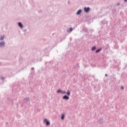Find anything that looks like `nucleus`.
Returning <instances> with one entry per match:
<instances>
[{
  "label": "nucleus",
  "instance_id": "f257e3e1",
  "mask_svg": "<svg viewBox=\"0 0 127 127\" xmlns=\"http://www.w3.org/2000/svg\"><path fill=\"white\" fill-rule=\"evenodd\" d=\"M48 49H52V47H51V45H49L46 49H45L42 51H38L37 52V56H41V57H43L45 55V54H48Z\"/></svg>",
  "mask_w": 127,
  "mask_h": 127
},
{
  "label": "nucleus",
  "instance_id": "f03ea898",
  "mask_svg": "<svg viewBox=\"0 0 127 127\" xmlns=\"http://www.w3.org/2000/svg\"><path fill=\"white\" fill-rule=\"evenodd\" d=\"M30 102V100H29V97H26L23 100L24 104H26V105H28Z\"/></svg>",
  "mask_w": 127,
  "mask_h": 127
},
{
  "label": "nucleus",
  "instance_id": "7ed1b4c3",
  "mask_svg": "<svg viewBox=\"0 0 127 127\" xmlns=\"http://www.w3.org/2000/svg\"><path fill=\"white\" fill-rule=\"evenodd\" d=\"M5 47V42L4 41L0 42V48H4Z\"/></svg>",
  "mask_w": 127,
  "mask_h": 127
},
{
  "label": "nucleus",
  "instance_id": "20e7f679",
  "mask_svg": "<svg viewBox=\"0 0 127 127\" xmlns=\"http://www.w3.org/2000/svg\"><path fill=\"white\" fill-rule=\"evenodd\" d=\"M91 8H90V7H84V12H89V11H90Z\"/></svg>",
  "mask_w": 127,
  "mask_h": 127
},
{
  "label": "nucleus",
  "instance_id": "39448f33",
  "mask_svg": "<svg viewBox=\"0 0 127 127\" xmlns=\"http://www.w3.org/2000/svg\"><path fill=\"white\" fill-rule=\"evenodd\" d=\"M44 122H45V123H46V126H47V127L50 126V122L49 121H48V120H47V119H45L44 120Z\"/></svg>",
  "mask_w": 127,
  "mask_h": 127
},
{
  "label": "nucleus",
  "instance_id": "423d86ee",
  "mask_svg": "<svg viewBox=\"0 0 127 127\" xmlns=\"http://www.w3.org/2000/svg\"><path fill=\"white\" fill-rule=\"evenodd\" d=\"M63 100H65L66 101H68V100H69V97L68 95H65L63 97Z\"/></svg>",
  "mask_w": 127,
  "mask_h": 127
},
{
  "label": "nucleus",
  "instance_id": "0eeeda50",
  "mask_svg": "<svg viewBox=\"0 0 127 127\" xmlns=\"http://www.w3.org/2000/svg\"><path fill=\"white\" fill-rule=\"evenodd\" d=\"M18 25L19 27H20V28H23V24H22V23H21V22H19L18 23Z\"/></svg>",
  "mask_w": 127,
  "mask_h": 127
},
{
  "label": "nucleus",
  "instance_id": "6e6552de",
  "mask_svg": "<svg viewBox=\"0 0 127 127\" xmlns=\"http://www.w3.org/2000/svg\"><path fill=\"white\" fill-rule=\"evenodd\" d=\"M110 79H111V81H112V82H115V81H117V78L113 76H110Z\"/></svg>",
  "mask_w": 127,
  "mask_h": 127
},
{
  "label": "nucleus",
  "instance_id": "1a4fd4ad",
  "mask_svg": "<svg viewBox=\"0 0 127 127\" xmlns=\"http://www.w3.org/2000/svg\"><path fill=\"white\" fill-rule=\"evenodd\" d=\"M73 68L74 69H77V70L79 69V68H80V65H79V64L77 63L75 65V66H74V67H73Z\"/></svg>",
  "mask_w": 127,
  "mask_h": 127
},
{
  "label": "nucleus",
  "instance_id": "9d476101",
  "mask_svg": "<svg viewBox=\"0 0 127 127\" xmlns=\"http://www.w3.org/2000/svg\"><path fill=\"white\" fill-rule=\"evenodd\" d=\"M82 12V9H79L78 10H77V12H76V15H80V14H81V13Z\"/></svg>",
  "mask_w": 127,
  "mask_h": 127
},
{
  "label": "nucleus",
  "instance_id": "9b49d317",
  "mask_svg": "<svg viewBox=\"0 0 127 127\" xmlns=\"http://www.w3.org/2000/svg\"><path fill=\"white\" fill-rule=\"evenodd\" d=\"M4 39V35L0 36V41H2Z\"/></svg>",
  "mask_w": 127,
  "mask_h": 127
},
{
  "label": "nucleus",
  "instance_id": "f8f14e48",
  "mask_svg": "<svg viewBox=\"0 0 127 127\" xmlns=\"http://www.w3.org/2000/svg\"><path fill=\"white\" fill-rule=\"evenodd\" d=\"M102 48H100L97 50H96L95 51V53H99V52H100V51H101Z\"/></svg>",
  "mask_w": 127,
  "mask_h": 127
},
{
  "label": "nucleus",
  "instance_id": "ddd939ff",
  "mask_svg": "<svg viewBox=\"0 0 127 127\" xmlns=\"http://www.w3.org/2000/svg\"><path fill=\"white\" fill-rule=\"evenodd\" d=\"M98 123H99L100 125L103 124V119H100L98 121H97Z\"/></svg>",
  "mask_w": 127,
  "mask_h": 127
},
{
  "label": "nucleus",
  "instance_id": "4468645a",
  "mask_svg": "<svg viewBox=\"0 0 127 127\" xmlns=\"http://www.w3.org/2000/svg\"><path fill=\"white\" fill-rule=\"evenodd\" d=\"M61 120H64V119H65V115L64 114H62L61 115Z\"/></svg>",
  "mask_w": 127,
  "mask_h": 127
},
{
  "label": "nucleus",
  "instance_id": "2eb2a0df",
  "mask_svg": "<svg viewBox=\"0 0 127 127\" xmlns=\"http://www.w3.org/2000/svg\"><path fill=\"white\" fill-rule=\"evenodd\" d=\"M70 94H71V92H70V90H67L66 92V95L69 96H70Z\"/></svg>",
  "mask_w": 127,
  "mask_h": 127
},
{
  "label": "nucleus",
  "instance_id": "dca6fc26",
  "mask_svg": "<svg viewBox=\"0 0 127 127\" xmlns=\"http://www.w3.org/2000/svg\"><path fill=\"white\" fill-rule=\"evenodd\" d=\"M69 32H72L73 31V28H70L69 29V30H67V32H69Z\"/></svg>",
  "mask_w": 127,
  "mask_h": 127
},
{
  "label": "nucleus",
  "instance_id": "f3484780",
  "mask_svg": "<svg viewBox=\"0 0 127 127\" xmlns=\"http://www.w3.org/2000/svg\"><path fill=\"white\" fill-rule=\"evenodd\" d=\"M96 49H97V47H96V46H93L92 47L91 50L92 51H94V50H96Z\"/></svg>",
  "mask_w": 127,
  "mask_h": 127
},
{
  "label": "nucleus",
  "instance_id": "a211bd4d",
  "mask_svg": "<svg viewBox=\"0 0 127 127\" xmlns=\"http://www.w3.org/2000/svg\"><path fill=\"white\" fill-rule=\"evenodd\" d=\"M63 90L61 89H58L57 90V93H60V94H62Z\"/></svg>",
  "mask_w": 127,
  "mask_h": 127
},
{
  "label": "nucleus",
  "instance_id": "6ab92c4d",
  "mask_svg": "<svg viewBox=\"0 0 127 127\" xmlns=\"http://www.w3.org/2000/svg\"><path fill=\"white\" fill-rule=\"evenodd\" d=\"M0 78H1V80H2L3 81V80H4V79H5L4 77H3V76H1Z\"/></svg>",
  "mask_w": 127,
  "mask_h": 127
},
{
  "label": "nucleus",
  "instance_id": "aec40b11",
  "mask_svg": "<svg viewBox=\"0 0 127 127\" xmlns=\"http://www.w3.org/2000/svg\"><path fill=\"white\" fill-rule=\"evenodd\" d=\"M62 94H66V92L65 91H63Z\"/></svg>",
  "mask_w": 127,
  "mask_h": 127
},
{
  "label": "nucleus",
  "instance_id": "412c9836",
  "mask_svg": "<svg viewBox=\"0 0 127 127\" xmlns=\"http://www.w3.org/2000/svg\"><path fill=\"white\" fill-rule=\"evenodd\" d=\"M121 89L123 90V89H125V88L124 87V86H121Z\"/></svg>",
  "mask_w": 127,
  "mask_h": 127
},
{
  "label": "nucleus",
  "instance_id": "4be33fe9",
  "mask_svg": "<svg viewBox=\"0 0 127 127\" xmlns=\"http://www.w3.org/2000/svg\"><path fill=\"white\" fill-rule=\"evenodd\" d=\"M31 70H34V67H31Z\"/></svg>",
  "mask_w": 127,
  "mask_h": 127
},
{
  "label": "nucleus",
  "instance_id": "5701e85b",
  "mask_svg": "<svg viewBox=\"0 0 127 127\" xmlns=\"http://www.w3.org/2000/svg\"><path fill=\"white\" fill-rule=\"evenodd\" d=\"M117 5H120V3H117Z\"/></svg>",
  "mask_w": 127,
  "mask_h": 127
},
{
  "label": "nucleus",
  "instance_id": "b1692460",
  "mask_svg": "<svg viewBox=\"0 0 127 127\" xmlns=\"http://www.w3.org/2000/svg\"><path fill=\"white\" fill-rule=\"evenodd\" d=\"M92 78H94V79H95V76L92 75Z\"/></svg>",
  "mask_w": 127,
  "mask_h": 127
},
{
  "label": "nucleus",
  "instance_id": "393cba45",
  "mask_svg": "<svg viewBox=\"0 0 127 127\" xmlns=\"http://www.w3.org/2000/svg\"><path fill=\"white\" fill-rule=\"evenodd\" d=\"M108 76V74H105V77H107Z\"/></svg>",
  "mask_w": 127,
  "mask_h": 127
},
{
  "label": "nucleus",
  "instance_id": "a878e982",
  "mask_svg": "<svg viewBox=\"0 0 127 127\" xmlns=\"http://www.w3.org/2000/svg\"><path fill=\"white\" fill-rule=\"evenodd\" d=\"M124 1H125V2H127V0H124Z\"/></svg>",
  "mask_w": 127,
  "mask_h": 127
},
{
  "label": "nucleus",
  "instance_id": "bb28decb",
  "mask_svg": "<svg viewBox=\"0 0 127 127\" xmlns=\"http://www.w3.org/2000/svg\"><path fill=\"white\" fill-rule=\"evenodd\" d=\"M25 31H26V30H24V32H25Z\"/></svg>",
  "mask_w": 127,
  "mask_h": 127
},
{
  "label": "nucleus",
  "instance_id": "cd10ccee",
  "mask_svg": "<svg viewBox=\"0 0 127 127\" xmlns=\"http://www.w3.org/2000/svg\"><path fill=\"white\" fill-rule=\"evenodd\" d=\"M41 60H42V59H41L40 60V61H41Z\"/></svg>",
  "mask_w": 127,
  "mask_h": 127
},
{
  "label": "nucleus",
  "instance_id": "c85d7f7f",
  "mask_svg": "<svg viewBox=\"0 0 127 127\" xmlns=\"http://www.w3.org/2000/svg\"><path fill=\"white\" fill-rule=\"evenodd\" d=\"M101 23H103V21H101Z\"/></svg>",
  "mask_w": 127,
  "mask_h": 127
},
{
  "label": "nucleus",
  "instance_id": "c756f323",
  "mask_svg": "<svg viewBox=\"0 0 127 127\" xmlns=\"http://www.w3.org/2000/svg\"><path fill=\"white\" fill-rule=\"evenodd\" d=\"M96 88V86H94V89Z\"/></svg>",
  "mask_w": 127,
  "mask_h": 127
}]
</instances>
